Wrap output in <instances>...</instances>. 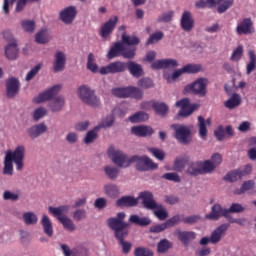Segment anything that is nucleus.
I'll use <instances>...</instances> for the list:
<instances>
[{
    "label": "nucleus",
    "instance_id": "1",
    "mask_svg": "<svg viewBox=\"0 0 256 256\" xmlns=\"http://www.w3.org/2000/svg\"><path fill=\"white\" fill-rule=\"evenodd\" d=\"M23 159H25V146L19 145L14 151H7L4 158V175H13V162L16 165L17 171L23 170Z\"/></svg>",
    "mask_w": 256,
    "mask_h": 256
},
{
    "label": "nucleus",
    "instance_id": "2",
    "mask_svg": "<svg viewBox=\"0 0 256 256\" xmlns=\"http://www.w3.org/2000/svg\"><path fill=\"white\" fill-rule=\"evenodd\" d=\"M209 85V80L206 78H197L194 82L186 85L184 87L183 93H192V95H197L198 97H207V87Z\"/></svg>",
    "mask_w": 256,
    "mask_h": 256
},
{
    "label": "nucleus",
    "instance_id": "3",
    "mask_svg": "<svg viewBox=\"0 0 256 256\" xmlns=\"http://www.w3.org/2000/svg\"><path fill=\"white\" fill-rule=\"evenodd\" d=\"M233 3H235V0H198L195 3V7L196 9H205V7H209L211 9L215 7V5H219L217 12L221 14L233 7Z\"/></svg>",
    "mask_w": 256,
    "mask_h": 256
},
{
    "label": "nucleus",
    "instance_id": "4",
    "mask_svg": "<svg viewBox=\"0 0 256 256\" xmlns=\"http://www.w3.org/2000/svg\"><path fill=\"white\" fill-rule=\"evenodd\" d=\"M78 95L82 103L90 105V107H99L101 105V100L95 95V91L87 86H80L78 88Z\"/></svg>",
    "mask_w": 256,
    "mask_h": 256
},
{
    "label": "nucleus",
    "instance_id": "5",
    "mask_svg": "<svg viewBox=\"0 0 256 256\" xmlns=\"http://www.w3.org/2000/svg\"><path fill=\"white\" fill-rule=\"evenodd\" d=\"M131 161H133V163H136V169L137 171H140V172L155 171V169L159 168V165L153 162V160L149 158V156L147 155H143V156L134 155L131 157Z\"/></svg>",
    "mask_w": 256,
    "mask_h": 256
},
{
    "label": "nucleus",
    "instance_id": "6",
    "mask_svg": "<svg viewBox=\"0 0 256 256\" xmlns=\"http://www.w3.org/2000/svg\"><path fill=\"white\" fill-rule=\"evenodd\" d=\"M125 219V213L119 212L116 218H109L107 220L108 227L115 233H123L129 231V223L123 222Z\"/></svg>",
    "mask_w": 256,
    "mask_h": 256
},
{
    "label": "nucleus",
    "instance_id": "7",
    "mask_svg": "<svg viewBox=\"0 0 256 256\" xmlns=\"http://www.w3.org/2000/svg\"><path fill=\"white\" fill-rule=\"evenodd\" d=\"M171 129L175 133V139L182 145H189L191 141V129L185 125L181 124H172Z\"/></svg>",
    "mask_w": 256,
    "mask_h": 256
},
{
    "label": "nucleus",
    "instance_id": "8",
    "mask_svg": "<svg viewBox=\"0 0 256 256\" xmlns=\"http://www.w3.org/2000/svg\"><path fill=\"white\" fill-rule=\"evenodd\" d=\"M251 171H252L251 164H247L244 167L228 172L224 176L223 180L228 181V183H235L243 179V177H246V175H249Z\"/></svg>",
    "mask_w": 256,
    "mask_h": 256
},
{
    "label": "nucleus",
    "instance_id": "9",
    "mask_svg": "<svg viewBox=\"0 0 256 256\" xmlns=\"http://www.w3.org/2000/svg\"><path fill=\"white\" fill-rule=\"evenodd\" d=\"M127 71V63L122 61L112 62L107 66H103L100 68L99 73L100 75H114L115 73H124Z\"/></svg>",
    "mask_w": 256,
    "mask_h": 256
},
{
    "label": "nucleus",
    "instance_id": "10",
    "mask_svg": "<svg viewBox=\"0 0 256 256\" xmlns=\"http://www.w3.org/2000/svg\"><path fill=\"white\" fill-rule=\"evenodd\" d=\"M177 107H180L181 110L178 113V117H189V115H192V113L199 109L198 104H191L189 98H184L182 100H179L175 104Z\"/></svg>",
    "mask_w": 256,
    "mask_h": 256
},
{
    "label": "nucleus",
    "instance_id": "11",
    "mask_svg": "<svg viewBox=\"0 0 256 256\" xmlns=\"http://www.w3.org/2000/svg\"><path fill=\"white\" fill-rule=\"evenodd\" d=\"M75 17H77V7L75 6H68L59 13V19L65 25H71L75 21Z\"/></svg>",
    "mask_w": 256,
    "mask_h": 256
},
{
    "label": "nucleus",
    "instance_id": "12",
    "mask_svg": "<svg viewBox=\"0 0 256 256\" xmlns=\"http://www.w3.org/2000/svg\"><path fill=\"white\" fill-rule=\"evenodd\" d=\"M61 91V85L57 84L39 94L37 97L33 99L35 103H45V101H51L57 93Z\"/></svg>",
    "mask_w": 256,
    "mask_h": 256
},
{
    "label": "nucleus",
    "instance_id": "13",
    "mask_svg": "<svg viewBox=\"0 0 256 256\" xmlns=\"http://www.w3.org/2000/svg\"><path fill=\"white\" fill-rule=\"evenodd\" d=\"M180 27L182 31H185L186 33H191V31H193V27H195V19L190 11L186 10L182 13Z\"/></svg>",
    "mask_w": 256,
    "mask_h": 256
},
{
    "label": "nucleus",
    "instance_id": "14",
    "mask_svg": "<svg viewBox=\"0 0 256 256\" xmlns=\"http://www.w3.org/2000/svg\"><path fill=\"white\" fill-rule=\"evenodd\" d=\"M117 23H119V17L112 16L109 18L108 21H106L100 30V35L103 39H107L108 36L115 31V27H117Z\"/></svg>",
    "mask_w": 256,
    "mask_h": 256
},
{
    "label": "nucleus",
    "instance_id": "15",
    "mask_svg": "<svg viewBox=\"0 0 256 256\" xmlns=\"http://www.w3.org/2000/svg\"><path fill=\"white\" fill-rule=\"evenodd\" d=\"M138 199H141L142 205L145 207V209H149L150 211H153L157 207H161L159 204H157L153 194L150 191L140 192Z\"/></svg>",
    "mask_w": 256,
    "mask_h": 256
},
{
    "label": "nucleus",
    "instance_id": "16",
    "mask_svg": "<svg viewBox=\"0 0 256 256\" xmlns=\"http://www.w3.org/2000/svg\"><path fill=\"white\" fill-rule=\"evenodd\" d=\"M237 35H251L255 33L253 27V20L251 18H244L236 27Z\"/></svg>",
    "mask_w": 256,
    "mask_h": 256
},
{
    "label": "nucleus",
    "instance_id": "17",
    "mask_svg": "<svg viewBox=\"0 0 256 256\" xmlns=\"http://www.w3.org/2000/svg\"><path fill=\"white\" fill-rule=\"evenodd\" d=\"M112 161L117 167L127 168L133 161L131 160V157H127L125 153L122 151H115L112 154Z\"/></svg>",
    "mask_w": 256,
    "mask_h": 256
},
{
    "label": "nucleus",
    "instance_id": "18",
    "mask_svg": "<svg viewBox=\"0 0 256 256\" xmlns=\"http://www.w3.org/2000/svg\"><path fill=\"white\" fill-rule=\"evenodd\" d=\"M114 237H115V239H117L119 245H121L122 252L124 253V255H129V253L131 252V247H133L131 242L125 241V239H127V237H129V230L125 231V232L115 233Z\"/></svg>",
    "mask_w": 256,
    "mask_h": 256
},
{
    "label": "nucleus",
    "instance_id": "19",
    "mask_svg": "<svg viewBox=\"0 0 256 256\" xmlns=\"http://www.w3.org/2000/svg\"><path fill=\"white\" fill-rule=\"evenodd\" d=\"M225 211H227V208H223L221 204H214L211 208V212L205 215V219L209 221H219L221 217H225Z\"/></svg>",
    "mask_w": 256,
    "mask_h": 256
},
{
    "label": "nucleus",
    "instance_id": "20",
    "mask_svg": "<svg viewBox=\"0 0 256 256\" xmlns=\"http://www.w3.org/2000/svg\"><path fill=\"white\" fill-rule=\"evenodd\" d=\"M55 60L53 64V71L54 73H59L65 69V65L67 63V57L65 56L64 52L58 51L55 54Z\"/></svg>",
    "mask_w": 256,
    "mask_h": 256
},
{
    "label": "nucleus",
    "instance_id": "21",
    "mask_svg": "<svg viewBox=\"0 0 256 256\" xmlns=\"http://www.w3.org/2000/svg\"><path fill=\"white\" fill-rule=\"evenodd\" d=\"M179 63L175 59H162L152 62L151 69H169V67H177Z\"/></svg>",
    "mask_w": 256,
    "mask_h": 256
},
{
    "label": "nucleus",
    "instance_id": "22",
    "mask_svg": "<svg viewBox=\"0 0 256 256\" xmlns=\"http://www.w3.org/2000/svg\"><path fill=\"white\" fill-rule=\"evenodd\" d=\"M227 229H229V224H222L218 228H216L211 233L210 243H212V245H217V243H219V241H221V239L223 238V235H225V231H227Z\"/></svg>",
    "mask_w": 256,
    "mask_h": 256
},
{
    "label": "nucleus",
    "instance_id": "23",
    "mask_svg": "<svg viewBox=\"0 0 256 256\" xmlns=\"http://www.w3.org/2000/svg\"><path fill=\"white\" fill-rule=\"evenodd\" d=\"M19 80L17 78H10L6 82V95L9 98L15 97L19 93Z\"/></svg>",
    "mask_w": 256,
    "mask_h": 256
},
{
    "label": "nucleus",
    "instance_id": "24",
    "mask_svg": "<svg viewBox=\"0 0 256 256\" xmlns=\"http://www.w3.org/2000/svg\"><path fill=\"white\" fill-rule=\"evenodd\" d=\"M126 69L129 71L132 77H136L137 79L145 75V72H143V66L134 61H129L126 63Z\"/></svg>",
    "mask_w": 256,
    "mask_h": 256
},
{
    "label": "nucleus",
    "instance_id": "25",
    "mask_svg": "<svg viewBox=\"0 0 256 256\" xmlns=\"http://www.w3.org/2000/svg\"><path fill=\"white\" fill-rule=\"evenodd\" d=\"M47 132V125L45 123L36 124L28 128L27 133L31 139H37L40 135Z\"/></svg>",
    "mask_w": 256,
    "mask_h": 256
},
{
    "label": "nucleus",
    "instance_id": "26",
    "mask_svg": "<svg viewBox=\"0 0 256 256\" xmlns=\"http://www.w3.org/2000/svg\"><path fill=\"white\" fill-rule=\"evenodd\" d=\"M131 133L136 135V137H151L155 131L149 126H133L131 128Z\"/></svg>",
    "mask_w": 256,
    "mask_h": 256
},
{
    "label": "nucleus",
    "instance_id": "27",
    "mask_svg": "<svg viewBox=\"0 0 256 256\" xmlns=\"http://www.w3.org/2000/svg\"><path fill=\"white\" fill-rule=\"evenodd\" d=\"M177 238L182 242V244L187 247L189 245L190 241H194V239L197 237V234L193 231H176Z\"/></svg>",
    "mask_w": 256,
    "mask_h": 256
},
{
    "label": "nucleus",
    "instance_id": "28",
    "mask_svg": "<svg viewBox=\"0 0 256 256\" xmlns=\"http://www.w3.org/2000/svg\"><path fill=\"white\" fill-rule=\"evenodd\" d=\"M117 207H137L139 199L133 196H123L116 201Z\"/></svg>",
    "mask_w": 256,
    "mask_h": 256
},
{
    "label": "nucleus",
    "instance_id": "29",
    "mask_svg": "<svg viewBox=\"0 0 256 256\" xmlns=\"http://www.w3.org/2000/svg\"><path fill=\"white\" fill-rule=\"evenodd\" d=\"M19 55V48L17 47V42H12L5 47V56L9 61H14Z\"/></svg>",
    "mask_w": 256,
    "mask_h": 256
},
{
    "label": "nucleus",
    "instance_id": "30",
    "mask_svg": "<svg viewBox=\"0 0 256 256\" xmlns=\"http://www.w3.org/2000/svg\"><path fill=\"white\" fill-rule=\"evenodd\" d=\"M124 50H125V45H123V43L115 42L108 52V59H115V57H119V55H123Z\"/></svg>",
    "mask_w": 256,
    "mask_h": 256
},
{
    "label": "nucleus",
    "instance_id": "31",
    "mask_svg": "<svg viewBox=\"0 0 256 256\" xmlns=\"http://www.w3.org/2000/svg\"><path fill=\"white\" fill-rule=\"evenodd\" d=\"M207 125H211V118L205 120L203 116L198 117L199 136L201 139L207 137Z\"/></svg>",
    "mask_w": 256,
    "mask_h": 256
},
{
    "label": "nucleus",
    "instance_id": "32",
    "mask_svg": "<svg viewBox=\"0 0 256 256\" xmlns=\"http://www.w3.org/2000/svg\"><path fill=\"white\" fill-rule=\"evenodd\" d=\"M186 175H190V177L201 175V161L190 162L186 169Z\"/></svg>",
    "mask_w": 256,
    "mask_h": 256
},
{
    "label": "nucleus",
    "instance_id": "33",
    "mask_svg": "<svg viewBox=\"0 0 256 256\" xmlns=\"http://www.w3.org/2000/svg\"><path fill=\"white\" fill-rule=\"evenodd\" d=\"M153 109L156 115H159L160 117H167V114L169 113V106L164 102L155 101Z\"/></svg>",
    "mask_w": 256,
    "mask_h": 256
},
{
    "label": "nucleus",
    "instance_id": "34",
    "mask_svg": "<svg viewBox=\"0 0 256 256\" xmlns=\"http://www.w3.org/2000/svg\"><path fill=\"white\" fill-rule=\"evenodd\" d=\"M241 105V95L238 93L232 94V96L224 102V107L226 109H235L236 107H239Z\"/></svg>",
    "mask_w": 256,
    "mask_h": 256
},
{
    "label": "nucleus",
    "instance_id": "35",
    "mask_svg": "<svg viewBox=\"0 0 256 256\" xmlns=\"http://www.w3.org/2000/svg\"><path fill=\"white\" fill-rule=\"evenodd\" d=\"M130 223H134V225H139V227H147L151 225V219L148 217H139L138 215H131L129 218Z\"/></svg>",
    "mask_w": 256,
    "mask_h": 256
},
{
    "label": "nucleus",
    "instance_id": "36",
    "mask_svg": "<svg viewBox=\"0 0 256 256\" xmlns=\"http://www.w3.org/2000/svg\"><path fill=\"white\" fill-rule=\"evenodd\" d=\"M41 225L44 229V233L48 237H53V223H51V220L49 219V216L44 215L41 220Z\"/></svg>",
    "mask_w": 256,
    "mask_h": 256
},
{
    "label": "nucleus",
    "instance_id": "37",
    "mask_svg": "<svg viewBox=\"0 0 256 256\" xmlns=\"http://www.w3.org/2000/svg\"><path fill=\"white\" fill-rule=\"evenodd\" d=\"M104 193L107 195V197L115 199V197H119V186L113 183L107 184L104 186Z\"/></svg>",
    "mask_w": 256,
    "mask_h": 256
},
{
    "label": "nucleus",
    "instance_id": "38",
    "mask_svg": "<svg viewBox=\"0 0 256 256\" xmlns=\"http://www.w3.org/2000/svg\"><path fill=\"white\" fill-rule=\"evenodd\" d=\"M254 187H255V181L253 180L244 181L240 188H237L234 190V195H243V193L247 191H251V189H254Z\"/></svg>",
    "mask_w": 256,
    "mask_h": 256
},
{
    "label": "nucleus",
    "instance_id": "39",
    "mask_svg": "<svg viewBox=\"0 0 256 256\" xmlns=\"http://www.w3.org/2000/svg\"><path fill=\"white\" fill-rule=\"evenodd\" d=\"M141 41L139 40V37L137 36H129L127 33L122 34V44L128 45L129 47H133L135 45H139Z\"/></svg>",
    "mask_w": 256,
    "mask_h": 256
},
{
    "label": "nucleus",
    "instance_id": "40",
    "mask_svg": "<svg viewBox=\"0 0 256 256\" xmlns=\"http://www.w3.org/2000/svg\"><path fill=\"white\" fill-rule=\"evenodd\" d=\"M250 62L246 66V73L247 75H251L256 68V55L255 51L249 50L248 52Z\"/></svg>",
    "mask_w": 256,
    "mask_h": 256
},
{
    "label": "nucleus",
    "instance_id": "41",
    "mask_svg": "<svg viewBox=\"0 0 256 256\" xmlns=\"http://www.w3.org/2000/svg\"><path fill=\"white\" fill-rule=\"evenodd\" d=\"M215 169H217L216 165L213 164L211 160H205L204 162H201V165H200L201 175H205L207 173H213Z\"/></svg>",
    "mask_w": 256,
    "mask_h": 256
},
{
    "label": "nucleus",
    "instance_id": "42",
    "mask_svg": "<svg viewBox=\"0 0 256 256\" xmlns=\"http://www.w3.org/2000/svg\"><path fill=\"white\" fill-rule=\"evenodd\" d=\"M49 213H51L52 215H54V217H65L63 215H65V213H67V211H69V206H60V207H53L50 206L48 208Z\"/></svg>",
    "mask_w": 256,
    "mask_h": 256
},
{
    "label": "nucleus",
    "instance_id": "43",
    "mask_svg": "<svg viewBox=\"0 0 256 256\" xmlns=\"http://www.w3.org/2000/svg\"><path fill=\"white\" fill-rule=\"evenodd\" d=\"M143 90L135 86H129L128 98L136 99L137 101L143 99Z\"/></svg>",
    "mask_w": 256,
    "mask_h": 256
},
{
    "label": "nucleus",
    "instance_id": "44",
    "mask_svg": "<svg viewBox=\"0 0 256 256\" xmlns=\"http://www.w3.org/2000/svg\"><path fill=\"white\" fill-rule=\"evenodd\" d=\"M63 105H65V98L58 96L50 103L51 111H53V113L61 111V109H63Z\"/></svg>",
    "mask_w": 256,
    "mask_h": 256
},
{
    "label": "nucleus",
    "instance_id": "45",
    "mask_svg": "<svg viewBox=\"0 0 256 256\" xmlns=\"http://www.w3.org/2000/svg\"><path fill=\"white\" fill-rule=\"evenodd\" d=\"M112 95L118 97L119 99H128L129 98V86L122 88H113Z\"/></svg>",
    "mask_w": 256,
    "mask_h": 256
},
{
    "label": "nucleus",
    "instance_id": "46",
    "mask_svg": "<svg viewBox=\"0 0 256 256\" xmlns=\"http://www.w3.org/2000/svg\"><path fill=\"white\" fill-rule=\"evenodd\" d=\"M22 217L25 225H37L39 221V218L33 212H25Z\"/></svg>",
    "mask_w": 256,
    "mask_h": 256
},
{
    "label": "nucleus",
    "instance_id": "47",
    "mask_svg": "<svg viewBox=\"0 0 256 256\" xmlns=\"http://www.w3.org/2000/svg\"><path fill=\"white\" fill-rule=\"evenodd\" d=\"M100 126H96L94 127L93 130H90L86 133V136L84 138V143L86 145H90V143H93L95 141V139H97L98 135H97V131H99Z\"/></svg>",
    "mask_w": 256,
    "mask_h": 256
},
{
    "label": "nucleus",
    "instance_id": "48",
    "mask_svg": "<svg viewBox=\"0 0 256 256\" xmlns=\"http://www.w3.org/2000/svg\"><path fill=\"white\" fill-rule=\"evenodd\" d=\"M105 174L107 175L108 179L111 181H115L119 177V168L113 166H106L104 168Z\"/></svg>",
    "mask_w": 256,
    "mask_h": 256
},
{
    "label": "nucleus",
    "instance_id": "49",
    "mask_svg": "<svg viewBox=\"0 0 256 256\" xmlns=\"http://www.w3.org/2000/svg\"><path fill=\"white\" fill-rule=\"evenodd\" d=\"M171 247H173V244L167 240V239H162L158 244H157V251L158 253H167Z\"/></svg>",
    "mask_w": 256,
    "mask_h": 256
},
{
    "label": "nucleus",
    "instance_id": "50",
    "mask_svg": "<svg viewBox=\"0 0 256 256\" xmlns=\"http://www.w3.org/2000/svg\"><path fill=\"white\" fill-rule=\"evenodd\" d=\"M149 119V114L145 112H137L129 117L131 123H141V121H147Z\"/></svg>",
    "mask_w": 256,
    "mask_h": 256
},
{
    "label": "nucleus",
    "instance_id": "51",
    "mask_svg": "<svg viewBox=\"0 0 256 256\" xmlns=\"http://www.w3.org/2000/svg\"><path fill=\"white\" fill-rule=\"evenodd\" d=\"M245 207L240 203H232L228 209L225 210L224 215H229V213H244Z\"/></svg>",
    "mask_w": 256,
    "mask_h": 256
},
{
    "label": "nucleus",
    "instance_id": "52",
    "mask_svg": "<svg viewBox=\"0 0 256 256\" xmlns=\"http://www.w3.org/2000/svg\"><path fill=\"white\" fill-rule=\"evenodd\" d=\"M87 69L92 71V73H97L99 71V66L95 63V55H93V53L88 54Z\"/></svg>",
    "mask_w": 256,
    "mask_h": 256
},
{
    "label": "nucleus",
    "instance_id": "53",
    "mask_svg": "<svg viewBox=\"0 0 256 256\" xmlns=\"http://www.w3.org/2000/svg\"><path fill=\"white\" fill-rule=\"evenodd\" d=\"M154 211V215L159 219V221H165L167 217H169V213H167V210L163 208V205L158 204V207H156Z\"/></svg>",
    "mask_w": 256,
    "mask_h": 256
},
{
    "label": "nucleus",
    "instance_id": "54",
    "mask_svg": "<svg viewBox=\"0 0 256 256\" xmlns=\"http://www.w3.org/2000/svg\"><path fill=\"white\" fill-rule=\"evenodd\" d=\"M185 165H187V159L185 158H177L174 161V171H177L178 173H183L185 170Z\"/></svg>",
    "mask_w": 256,
    "mask_h": 256
},
{
    "label": "nucleus",
    "instance_id": "55",
    "mask_svg": "<svg viewBox=\"0 0 256 256\" xmlns=\"http://www.w3.org/2000/svg\"><path fill=\"white\" fill-rule=\"evenodd\" d=\"M59 221L67 231H75V224H73V221L69 217H59Z\"/></svg>",
    "mask_w": 256,
    "mask_h": 256
},
{
    "label": "nucleus",
    "instance_id": "56",
    "mask_svg": "<svg viewBox=\"0 0 256 256\" xmlns=\"http://www.w3.org/2000/svg\"><path fill=\"white\" fill-rule=\"evenodd\" d=\"M72 256H89V250L83 245H78L72 249Z\"/></svg>",
    "mask_w": 256,
    "mask_h": 256
},
{
    "label": "nucleus",
    "instance_id": "57",
    "mask_svg": "<svg viewBox=\"0 0 256 256\" xmlns=\"http://www.w3.org/2000/svg\"><path fill=\"white\" fill-rule=\"evenodd\" d=\"M164 35L165 34H163V32H161V31H157V32L153 33L148 38L146 45H153V43H158V41H161V39H163Z\"/></svg>",
    "mask_w": 256,
    "mask_h": 256
},
{
    "label": "nucleus",
    "instance_id": "58",
    "mask_svg": "<svg viewBox=\"0 0 256 256\" xmlns=\"http://www.w3.org/2000/svg\"><path fill=\"white\" fill-rule=\"evenodd\" d=\"M174 15H175V12L173 11H168L166 13H163L158 17L157 23H170V21H173Z\"/></svg>",
    "mask_w": 256,
    "mask_h": 256
},
{
    "label": "nucleus",
    "instance_id": "59",
    "mask_svg": "<svg viewBox=\"0 0 256 256\" xmlns=\"http://www.w3.org/2000/svg\"><path fill=\"white\" fill-rule=\"evenodd\" d=\"M136 51L137 48L135 47H125L124 46V50H122V57H124V59H133L136 55Z\"/></svg>",
    "mask_w": 256,
    "mask_h": 256
},
{
    "label": "nucleus",
    "instance_id": "60",
    "mask_svg": "<svg viewBox=\"0 0 256 256\" xmlns=\"http://www.w3.org/2000/svg\"><path fill=\"white\" fill-rule=\"evenodd\" d=\"M183 73H199L201 66L197 64H187L182 68Z\"/></svg>",
    "mask_w": 256,
    "mask_h": 256
},
{
    "label": "nucleus",
    "instance_id": "61",
    "mask_svg": "<svg viewBox=\"0 0 256 256\" xmlns=\"http://www.w3.org/2000/svg\"><path fill=\"white\" fill-rule=\"evenodd\" d=\"M134 256H153V251L145 247H138L134 250Z\"/></svg>",
    "mask_w": 256,
    "mask_h": 256
},
{
    "label": "nucleus",
    "instance_id": "62",
    "mask_svg": "<svg viewBox=\"0 0 256 256\" xmlns=\"http://www.w3.org/2000/svg\"><path fill=\"white\" fill-rule=\"evenodd\" d=\"M243 57V46L239 45L237 48L232 52L230 57L231 61H239Z\"/></svg>",
    "mask_w": 256,
    "mask_h": 256
},
{
    "label": "nucleus",
    "instance_id": "63",
    "mask_svg": "<svg viewBox=\"0 0 256 256\" xmlns=\"http://www.w3.org/2000/svg\"><path fill=\"white\" fill-rule=\"evenodd\" d=\"M47 115V109L40 107L34 110L33 119L34 121H39V119H43Z\"/></svg>",
    "mask_w": 256,
    "mask_h": 256
},
{
    "label": "nucleus",
    "instance_id": "64",
    "mask_svg": "<svg viewBox=\"0 0 256 256\" xmlns=\"http://www.w3.org/2000/svg\"><path fill=\"white\" fill-rule=\"evenodd\" d=\"M36 43H39L40 45H45L47 43V34L45 30H40L36 36H35Z\"/></svg>",
    "mask_w": 256,
    "mask_h": 256
}]
</instances>
